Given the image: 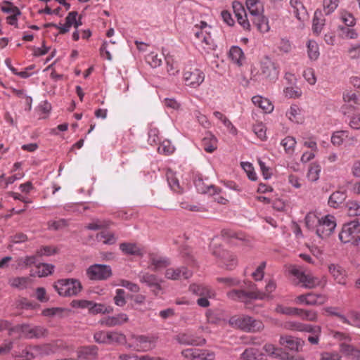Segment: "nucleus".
Here are the masks:
<instances>
[{
    "mask_svg": "<svg viewBox=\"0 0 360 360\" xmlns=\"http://www.w3.org/2000/svg\"><path fill=\"white\" fill-rule=\"evenodd\" d=\"M229 322L233 328H238L248 333L259 332L264 328L261 321L245 315L233 316L229 319Z\"/></svg>",
    "mask_w": 360,
    "mask_h": 360,
    "instance_id": "1",
    "label": "nucleus"
},
{
    "mask_svg": "<svg viewBox=\"0 0 360 360\" xmlns=\"http://www.w3.org/2000/svg\"><path fill=\"white\" fill-rule=\"evenodd\" d=\"M211 26L205 20H201L200 24L193 22V32L195 38L199 41L200 45L206 51L213 49V40L210 35Z\"/></svg>",
    "mask_w": 360,
    "mask_h": 360,
    "instance_id": "2",
    "label": "nucleus"
},
{
    "mask_svg": "<svg viewBox=\"0 0 360 360\" xmlns=\"http://www.w3.org/2000/svg\"><path fill=\"white\" fill-rule=\"evenodd\" d=\"M289 273L298 281L297 284H302L305 288H314L326 283V281H322L309 273H305L297 266H291L289 268Z\"/></svg>",
    "mask_w": 360,
    "mask_h": 360,
    "instance_id": "3",
    "label": "nucleus"
},
{
    "mask_svg": "<svg viewBox=\"0 0 360 360\" xmlns=\"http://www.w3.org/2000/svg\"><path fill=\"white\" fill-rule=\"evenodd\" d=\"M54 289L63 297H72L78 295L82 286L75 278L60 279L53 284Z\"/></svg>",
    "mask_w": 360,
    "mask_h": 360,
    "instance_id": "4",
    "label": "nucleus"
},
{
    "mask_svg": "<svg viewBox=\"0 0 360 360\" xmlns=\"http://www.w3.org/2000/svg\"><path fill=\"white\" fill-rule=\"evenodd\" d=\"M339 239L344 243H351L354 245H360V223L352 221L342 226L339 233Z\"/></svg>",
    "mask_w": 360,
    "mask_h": 360,
    "instance_id": "5",
    "label": "nucleus"
},
{
    "mask_svg": "<svg viewBox=\"0 0 360 360\" xmlns=\"http://www.w3.org/2000/svg\"><path fill=\"white\" fill-rule=\"evenodd\" d=\"M212 254L219 259V264L226 269H233L238 264L236 256L231 252L223 250L220 245L212 242L210 244Z\"/></svg>",
    "mask_w": 360,
    "mask_h": 360,
    "instance_id": "6",
    "label": "nucleus"
},
{
    "mask_svg": "<svg viewBox=\"0 0 360 360\" xmlns=\"http://www.w3.org/2000/svg\"><path fill=\"white\" fill-rule=\"evenodd\" d=\"M129 341L127 346L128 348H132L139 352H147L155 348L157 338L153 335H132Z\"/></svg>",
    "mask_w": 360,
    "mask_h": 360,
    "instance_id": "7",
    "label": "nucleus"
},
{
    "mask_svg": "<svg viewBox=\"0 0 360 360\" xmlns=\"http://www.w3.org/2000/svg\"><path fill=\"white\" fill-rule=\"evenodd\" d=\"M137 277L139 282L149 288L155 296L162 291V283L163 280L156 274L146 271H141L138 274Z\"/></svg>",
    "mask_w": 360,
    "mask_h": 360,
    "instance_id": "8",
    "label": "nucleus"
},
{
    "mask_svg": "<svg viewBox=\"0 0 360 360\" xmlns=\"http://www.w3.org/2000/svg\"><path fill=\"white\" fill-rule=\"evenodd\" d=\"M227 297L233 301H239L245 304L253 300H264L266 295L259 290L246 292L244 290H231L226 293Z\"/></svg>",
    "mask_w": 360,
    "mask_h": 360,
    "instance_id": "9",
    "label": "nucleus"
},
{
    "mask_svg": "<svg viewBox=\"0 0 360 360\" xmlns=\"http://www.w3.org/2000/svg\"><path fill=\"white\" fill-rule=\"evenodd\" d=\"M336 226V219L333 215L321 216L316 230V234L321 239H326L334 232Z\"/></svg>",
    "mask_w": 360,
    "mask_h": 360,
    "instance_id": "10",
    "label": "nucleus"
},
{
    "mask_svg": "<svg viewBox=\"0 0 360 360\" xmlns=\"http://www.w3.org/2000/svg\"><path fill=\"white\" fill-rule=\"evenodd\" d=\"M183 78L187 86L196 89L204 82L205 74L195 67H188L185 69Z\"/></svg>",
    "mask_w": 360,
    "mask_h": 360,
    "instance_id": "11",
    "label": "nucleus"
},
{
    "mask_svg": "<svg viewBox=\"0 0 360 360\" xmlns=\"http://www.w3.org/2000/svg\"><path fill=\"white\" fill-rule=\"evenodd\" d=\"M86 274L89 279L91 281H105L112 274L111 267L109 265L100 264L91 265L86 269Z\"/></svg>",
    "mask_w": 360,
    "mask_h": 360,
    "instance_id": "12",
    "label": "nucleus"
},
{
    "mask_svg": "<svg viewBox=\"0 0 360 360\" xmlns=\"http://www.w3.org/2000/svg\"><path fill=\"white\" fill-rule=\"evenodd\" d=\"M53 350L50 345L27 347L22 351V360H31L38 355H48Z\"/></svg>",
    "mask_w": 360,
    "mask_h": 360,
    "instance_id": "13",
    "label": "nucleus"
},
{
    "mask_svg": "<svg viewBox=\"0 0 360 360\" xmlns=\"http://www.w3.org/2000/svg\"><path fill=\"white\" fill-rule=\"evenodd\" d=\"M262 75L270 80H276L279 75L278 65L269 56H265L261 61Z\"/></svg>",
    "mask_w": 360,
    "mask_h": 360,
    "instance_id": "14",
    "label": "nucleus"
},
{
    "mask_svg": "<svg viewBox=\"0 0 360 360\" xmlns=\"http://www.w3.org/2000/svg\"><path fill=\"white\" fill-rule=\"evenodd\" d=\"M78 16L77 11L70 12L65 18V22L64 24L59 23L58 25H54V27L59 30L60 34H65L68 32L70 28L73 26L77 29L82 25L81 18Z\"/></svg>",
    "mask_w": 360,
    "mask_h": 360,
    "instance_id": "15",
    "label": "nucleus"
},
{
    "mask_svg": "<svg viewBox=\"0 0 360 360\" xmlns=\"http://www.w3.org/2000/svg\"><path fill=\"white\" fill-rule=\"evenodd\" d=\"M192 276V271L189 270L186 266H184L176 268L169 267L167 268L165 271V277L167 279L172 281L188 279Z\"/></svg>",
    "mask_w": 360,
    "mask_h": 360,
    "instance_id": "16",
    "label": "nucleus"
},
{
    "mask_svg": "<svg viewBox=\"0 0 360 360\" xmlns=\"http://www.w3.org/2000/svg\"><path fill=\"white\" fill-rule=\"evenodd\" d=\"M284 327L291 330L307 332L313 334H319L321 333L320 326L305 324L299 321H288L285 323Z\"/></svg>",
    "mask_w": 360,
    "mask_h": 360,
    "instance_id": "17",
    "label": "nucleus"
},
{
    "mask_svg": "<svg viewBox=\"0 0 360 360\" xmlns=\"http://www.w3.org/2000/svg\"><path fill=\"white\" fill-rule=\"evenodd\" d=\"M176 341L182 345L202 346L205 344V339L195 336L191 333H180L176 337Z\"/></svg>",
    "mask_w": 360,
    "mask_h": 360,
    "instance_id": "18",
    "label": "nucleus"
},
{
    "mask_svg": "<svg viewBox=\"0 0 360 360\" xmlns=\"http://www.w3.org/2000/svg\"><path fill=\"white\" fill-rule=\"evenodd\" d=\"M149 264L153 271H157L169 266L171 264V262L166 257L158 256L151 253L149 255Z\"/></svg>",
    "mask_w": 360,
    "mask_h": 360,
    "instance_id": "19",
    "label": "nucleus"
},
{
    "mask_svg": "<svg viewBox=\"0 0 360 360\" xmlns=\"http://www.w3.org/2000/svg\"><path fill=\"white\" fill-rule=\"evenodd\" d=\"M22 334L27 338H39L45 335L46 329L41 326H31L22 325L20 327Z\"/></svg>",
    "mask_w": 360,
    "mask_h": 360,
    "instance_id": "20",
    "label": "nucleus"
},
{
    "mask_svg": "<svg viewBox=\"0 0 360 360\" xmlns=\"http://www.w3.org/2000/svg\"><path fill=\"white\" fill-rule=\"evenodd\" d=\"M264 352L270 356L282 360H290L292 356L283 349L276 347L274 345L268 343L263 347Z\"/></svg>",
    "mask_w": 360,
    "mask_h": 360,
    "instance_id": "21",
    "label": "nucleus"
},
{
    "mask_svg": "<svg viewBox=\"0 0 360 360\" xmlns=\"http://www.w3.org/2000/svg\"><path fill=\"white\" fill-rule=\"evenodd\" d=\"M189 290L199 297L213 298L215 296V292L211 288L203 284L193 283L190 285Z\"/></svg>",
    "mask_w": 360,
    "mask_h": 360,
    "instance_id": "22",
    "label": "nucleus"
},
{
    "mask_svg": "<svg viewBox=\"0 0 360 360\" xmlns=\"http://www.w3.org/2000/svg\"><path fill=\"white\" fill-rule=\"evenodd\" d=\"M340 351L351 360H360V349L349 343L340 344Z\"/></svg>",
    "mask_w": 360,
    "mask_h": 360,
    "instance_id": "23",
    "label": "nucleus"
},
{
    "mask_svg": "<svg viewBox=\"0 0 360 360\" xmlns=\"http://www.w3.org/2000/svg\"><path fill=\"white\" fill-rule=\"evenodd\" d=\"M290 11L299 20H304L307 18V11L300 0L290 1Z\"/></svg>",
    "mask_w": 360,
    "mask_h": 360,
    "instance_id": "24",
    "label": "nucleus"
},
{
    "mask_svg": "<svg viewBox=\"0 0 360 360\" xmlns=\"http://www.w3.org/2000/svg\"><path fill=\"white\" fill-rule=\"evenodd\" d=\"M354 26H344L340 25L337 27L338 35L343 39H356L359 37L358 32L353 28Z\"/></svg>",
    "mask_w": 360,
    "mask_h": 360,
    "instance_id": "25",
    "label": "nucleus"
},
{
    "mask_svg": "<svg viewBox=\"0 0 360 360\" xmlns=\"http://www.w3.org/2000/svg\"><path fill=\"white\" fill-rule=\"evenodd\" d=\"M241 360H267L264 354L259 349L249 347L240 354Z\"/></svg>",
    "mask_w": 360,
    "mask_h": 360,
    "instance_id": "26",
    "label": "nucleus"
},
{
    "mask_svg": "<svg viewBox=\"0 0 360 360\" xmlns=\"http://www.w3.org/2000/svg\"><path fill=\"white\" fill-rule=\"evenodd\" d=\"M329 272L335 281L339 284H345V271L339 265L332 264L328 267Z\"/></svg>",
    "mask_w": 360,
    "mask_h": 360,
    "instance_id": "27",
    "label": "nucleus"
},
{
    "mask_svg": "<svg viewBox=\"0 0 360 360\" xmlns=\"http://www.w3.org/2000/svg\"><path fill=\"white\" fill-rule=\"evenodd\" d=\"M202 146L207 153H213L217 148V139L210 132L205 134L202 140Z\"/></svg>",
    "mask_w": 360,
    "mask_h": 360,
    "instance_id": "28",
    "label": "nucleus"
},
{
    "mask_svg": "<svg viewBox=\"0 0 360 360\" xmlns=\"http://www.w3.org/2000/svg\"><path fill=\"white\" fill-rule=\"evenodd\" d=\"M279 343L292 351H297L301 345L297 338L289 335L281 336Z\"/></svg>",
    "mask_w": 360,
    "mask_h": 360,
    "instance_id": "29",
    "label": "nucleus"
},
{
    "mask_svg": "<svg viewBox=\"0 0 360 360\" xmlns=\"http://www.w3.org/2000/svg\"><path fill=\"white\" fill-rule=\"evenodd\" d=\"M252 101L256 106L263 110L266 113H269L274 110L273 104L266 98H263L260 96H255L252 97Z\"/></svg>",
    "mask_w": 360,
    "mask_h": 360,
    "instance_id": "30",
    "label": "nucleus"
},
{
    "mask_svg": "<svg viewBox=\"0 0 360 360\" xmlns=\"http://www.w3.org/2000/svg\"><path fill=\"white\" fill-rule=\"evenodd\" d=\"M221 236L224 240L234 245H238L239 243L238 241H243L245 240L243 234L236 233L230 229H224L221 231Z\"/></svg>",
    "mask_w": 360,
    "mask_h": 360,
    "instance_id": "31",
    "label": "nucleus"
},
{
    "mask_svg": "<svg viewBox=\"0 0 360 360\" xmlns=\"http://www.w3.org/2000/svg\"><path fill=\"white\" fill-rule=\"evenodd\" d=\"M166 177L170 188L176 193H182L184 192L183 188L180 186L179 179L176 174L172 170H167Z\"/></svg>",
    "mask_w": 360,
    "mask_h": 360,
    "instance_id": "32",
    "label": "nucleus"
},
{
    "mask_svg": "<svg viewBox=\"0 0 360 360\" xmlns=\"http://www.w3.org/2000/svg\"><path fill=\"white\" fill-rule=\"evenodd\" d=\"M347 195L344 191H335L329 197L328 204L330 207L338 208L345 200Z\"/></svg>",
    "mask_w": 360,
    "mask_h": 360,
    "instance_id": "33",
    "label": "nucleus"
},
{
    "mask_svg": "<svg viewBox=\"0 0 360 360\" xmlns=\"http://www.w3.org/2000/svg\"><path fill=\"white\" fill-rule=\"evenodd\" d=\"M229 56L231 60L239 66L242 65L245 60L244 53L238 46H233L231 47Z\"/></svg>",
    "mask_w": 360,
    "mask_h": 360,
    "instance_id": "34",
    "label": "nucleus"
},
{
    "mask_svg": "<svg viewBox=\"0 0 360 360\" xmlns=\"http://www.w3.org/2000/svg\"><path fill=\"white\" fill-rule=\"evenodd\" d=\"M252 20L259 32L266 33L269 31L270 26L269 25V20L262 14L254 16Z\"/></svg>",
    "mask_w": 360,
    "mask_h": 360,
    "instance_id": "35",
    "label": "nucleus"
},
{
    "mask_svg": "<svg viewBox=\"0 0 360 360\" xmlns=\"http://www.w3.org/2000/svg\"><path fill=\"white\" fill-rule=\"evenodd\" d=\"M325 18L323 16L321 11H316L314 12L313 21H312V30L314 33L319 34L325 25Z\"/></svg>",
    "mask_w": 360,
    "mask_h": 360,
    "instance_id": "36",
    "label": "nucleus"
},
{
    "mask_svg": "<svg viewBox=\"0 0 360 360\" xmlns=\"http://www.w3.org/2000/svg\"><path fill=\"white\" fill-rule=\"evenodd\" d=\"M120 249L126 255L140 256L143 255L142 250L135 243H122Z\"/></svg>",
    "mask_w": 360,
    "mask_h": 360,
    "instance_id": "37",
    "label": "nucleus"
},
{
    "mask_svg": "<svg viewBox=\"0 0 360 360\" xmlns=\"http://www.w3.org/2000/svg\"><path fill=\"white\" fill-rule=\"evenodd\" d=\"M37 271L35 272H31L32 276H37L39 277H45L51 275L54 269V266L52 264L41 263L37 265Z\"/></svg>",
    "mask_w": 360,
    "mask_h": 360,
    "instance_id": "38",
    "label": "nucleus"
},
{
    "mask_svg": "<svg viewBox=\"0 0 360 360\" xmlns=\"http://www.w3.org/2000/svg\"><path fill=\"white\" fill-rule=\"evenodd\" d=\"M246 6L252 17L262 14L264 11L263 4L260 0H246Z\"/></svg>",
    "mask_w": 360,
    "mask_h": 360,
    "instance_id": "39",
    "label": "nucleus"
},
{
    "mask_svg": "<svg viewBox=\"0 0 360 360\" xmlns=\"http://www.w3.org/2000/svg\"><path fill=\"white\" fill-rule=\"evenodd\" d=\"M97 350L96 346L82 347L77 352L78 358L82 360L84 359L94 358L97 355Z\"/></svg>",
    "mask_w": 360,
    "mask_h": 360,
    "instance_id": "40",
    "label": "nucleus"
},
{
    "mask_svg": "<svg viewBox=\"0 0 360 360\" xmlns=\"http://www.w3.org/2000/svg\"><path fill=\"white\" fill-rule=\"evenodd\" d=\"M308 57L311 60H316L320 55L319 45L314 40H309L307 44Z\"/></svg>",
    "mask_w": 360,
    "mask_h": 360,
    "instance_id": "41",
    "label": "nucleus"
},
{
    "mask_svg": "<svg viewBox=\"0 0 360 360\" xmlns=\"http://www.w3.org/2000/svg\"><path fill=\"white\" fill-rule=\"evenodd\" d=\"M9 284L13 288L23 290L30 284V279L28 277H16L9 280Z\"/></svg>",
    "mask_w": 360,
    "mask_h": 360,
    "instance_id": "42",
    "label": "nucleus"
},
{
    "mask_svg": "<svg viewBox=\"0 0 360 360\" xmlns=\"http://www.w3.org/2000/svg\"><path fill=\"white\" fill-rule=\"evenodd\" d=\"M347 321L344 323L360 328V312L356 310H349L347 315Z\"/></svg>",
    "mask_w": 360,
    "mask_h": 360,
    "instance_id": "43",
    "label": "nucleus"
},
{
    "mask_svg": "<svg viewBox=\"0 0 360 360\" xmlns=\"http://www.w3.org/2000/svg\"><path fill=\"white\" fill-rule=\"evenodd\" d=\"M113 311L112 307L105 306L103 304H97L91 302L89 313L92 314H110Z\"/></svg>",
    "mask_w": 360,
    "mask_h": 360,
    "instance_id": "44",
    "label": "nucleus"
},
{
    "mask_svg": "<svg viewBox=\"0 0 360 360\" xmlns=\"http://www.w3.org/2000/svg\"><path fill=\"white\" fill-rule=\"evenodd\" d=\"M108 344H124L126 342V336L119 332H108Z\"/></svg>",
    "mask_w": 360,
    "mask_h": 360,
    "instance_id": "45",
    "label": "nucleus"
},
{
    "mask_svg": "<svg viewBox=\"0 0 360 360\" xmlns=\"http://www.w3.org/2000/svg\"><path fill=\"white\" fill-rule=\"evenodd\" d=\"M308 305H321L327 301V297L322 294L307 293Z\"/></svg>",
    "mask_w": 360,
    "mask_h": 360,
    "instance_id": "46",
    "label": "nucleus"
},
{
    "mask_svg": "<svg viewBox=\"0 0 360 360\" xmlns=\"http://www.w3.org/2000/svg\"><path fill=\"white\" fill-rule=\"evenodd\" d=\"M339 16L344 26H354L356 25V18L349 12L341 10L339 13Z\"/></svg>",
    "mask_w": 360,
    "mask_h": 360,
    "instance_id": "47",
    "label": "nucleus"
},
{
    "mask_svg": "<svg viewBox=\"0 0 360 360\" xmlns=\"http://www.w3.org/2000/svg\"><path fill=\"white\" fill-rule=\"evenodd\" d=\"M320 217L314 212H309L305 217V224L308 229L316 230L320 221Z\"/></svg>",
    "mask_w": 360,
    "mask_h": 360,
    "instance_id": "48",
    "label": "nucleus"
},
{
    "mask_svg": "<svg viewBox=\"0 0 360 360\" xmlns=\"http://www.w3.org/2000/svg\"><path fill=\"white\" fill-rule=\"evenodd\" d=\"M97 238L107 245H112L117 241L115 234L109 231H101L97 235Z\"/></svg>",
    "mask_w": 360,
    "mask_h": 360,
    "instance_id": "49",
    "label": "nucleus"
},
{
    "mask_svg": "<svg viewBox=\"0 0 360 360\" xmlns=\"http://www.w3.org/2000/svg\"><path fill=\"white\" fill-rule=\"evenodd\" d=\"M110 226V221L106 220H101L98 219H93V221L86 226V229L92 231H97L101 229L108 228Z\"/></svg>",
    "mask_w": 360,
    "mask_h": 360,
    "instance_id": "50",
    "label": "nucleus"
},
{
    "mask_svg": "<svg viewBox=\"0 0 360 360\" xmlns=\"http://www.w3.org/2000/svg\"><path fill=\"white\" fill-rule=\"evenodd\" d=\"M321 167L316 163H312L307 172V178L310 181L314 182L319 179Z\"/></svg>",
    "mask_w": 360,
    "mask_h": 360,
    "instance_id": "51",
    "label": "nucleus"
},
{
    "mask_svg": "<svg viewBox=\"0 0 360 360\" xmlns=\"http://www.w3.org/2000/svg\"><path fill=\"white\" fill-rule=\"evenodd\" d=\"M214 117L220 120L223 124L229 130V131L232 134H236L237 130L236 127L233 125L231 122L221 112L219 111L214 112Z\"/></svg>",
    "mask_w": 360,
    "mask_h": 360,
    "instance_id": "52",
    "label": "nucleus"
},
{
    "mask_svg": "<svg viewBox=\"0 0 360 360\" xmlns=\"http://www.w3.org/2000/svg\"><path fill=\"white\" fill-rule=\"evenodd\" d=\"M281 144L283 146L286 153L292 154L295 150L296 140L292 136H287L281 141Z\"/></svg>",
    "mask_w": 360,
    "mask_h": 360,
    "instance_id": "53",
    "label": "nucleus"
},
{
    "mask_svg": "<svg viewBox=\"0 0 360 360\" xmlns=\"http://www.w3.org/2000/svg\"><path fill=\"white\" fill-rule=\"evenodd\" d=\"M347 214L351 217L360 215V202L349 200L346 204Z\"/></svg>",
    "mask_w": 360,
    "mask_h": 360,
    "instance_id": "54",
    "label": "nucleus"
},
{
    "mask_svg": "<svg viewBox=\"0 0 360 360\" xmlns=\"http://www.w3.org/2000/svg\"><path fill=\"white\" fill-rule=\"evenodd\" d=\"M37 257L36 255L19 258L18 260V267L20 269H25L30 266L36 263Z\"/></svg>",
    "mask_w": 360,
    "mask_h": 360,
    "instance_id": "55",
    "label": "nucleus"
},
{
    "mask_svg": "<svg viewBox=\"0 0 360 360\" xmlns=\"http://www.w3.org/2000/svg\"><path fill=\"white\" fill-rule=\"evenodd\" d=\"M202 349L197 348H189L186 349H184L181 352V354L186 359L194 360V359H200Z\"/></svg>",
    "mask_w": 360,
    "mask_h": 360,
    "instance_id": "56",
    "label": "nucleus"
},
{
    "mask_svg": "<svg viewBox=\"0 0 360 360\" xmlns=\"http://www.w3.org/2000/svg\"><path fill=\"white\" fill-rule=\"evenodd\" d=\"M48 229L51 231H59L63 229L68 226V220L60 219L57 221H49L47 223Z\"/></svg>",
    "mask_w": 360,
    "mask_h": 360,
    "instance_id": "57",
    "label": "nucleus"
},
{
    "mask_svg": "<svg viewBox=\"0 0 360 360\" xmlns=\"http://www.w3.org/2000/svg\"><path fill=\"white\" fill-rule=\"evenodd\" d=\"M276 312L278 314H285L289 316H297L300 313V309L296 307H288L283 305H277L275 309Z\"/></svg>",
    "mask_w": 360,
    "mask_h": 360,
    "instance_id": "58",
    "label": "nucleus"
},
{
    "mask_svg": "<svg viewBox=\"0 0 360 360\" xmlns=\"http://www.w3.org/2000/svg\"><path fill=\"white\" fill-rule=\"evenodd\" d=\"M174 150V146L168 140L163 141L158 148L159 153L164 154L166 155L172 154Z\"/></svg>",
    "mask_w": 360,
    "mask_h": 360,
    "instance_id": "59",
    "label": "nucleus"
},
{
    "mask_svg": "<svg viewBox=\"0 0 360 360\" xmlns=\"http://www.w3.org/2000/svg\"><path fill=\"white\" fill-rule=\"evenodd\" d=\"M146 60L147 63L153 68H158L162 64V57L155 52H151L147 55Z\"/></svg>",
    "mask_w": 360,
    "mask_h": 360,
    "instance_id": "60",
    "label": "nucleus"
},
{
    "mask_svg": "<svg viewBox=\"0 0 360 360\" xmlns=\"http://www.w3.org/2000/svg\"><path fill=\"white\" fill-rule=\"evenodd\" d=\"M300 112L301 110L297 105H292L286 112V116L290 121L298 123L300 122L299 115H300Z\"/></svg>",
    "mask_w": 360,
    "mask_h": 360,
    "instance_id": "61",
    "label": "nucleus"
},
{
    "mask_svg": "<svg viewBox=\"0 0 360 360\" xmlns=\"http://www.w3.org/2000/svg\"><path fill=\"white\" fill-rule=\"evenodd\" d=\"M340 0H323V11L326 15H330L338 8Z\"/></svg>",
    "mask_w": 360,
    "mask_h": 360,
    "instance_id": "62",
    "label": "nucleus"
},
{
    "mask_svg": "<svg viewBox=\"0 0 360 360\" xmlns=\"http://www.w3.org/2000/svg\"><path fill=\"white\" fill-rule=\"evenodd\" d=\"M283 93L285 96V97L289 98H300L302 96V91L301 89L295 86H288L284 89Z\"/></svg>",
    "mask_w": 360,
    "mask_h": 360,
    "instance_id": "63",
    "label": "nucleus"
},
{
    "mask_svg": "<svg viewBox=\"0 0 360 360\" xmlns=\"http://www.w3.org/2000/svg\"><path fill=\"white\" fill-rule=\"evenodd\" d=\"M343 100L346 103L360 105V93L347 92L343 94Z\"/></svg>",
    "mask_w": 360,
    "mask_h": 360,
    "instance_id": "64",
    "label": "nucleus"
}]
</instances>
